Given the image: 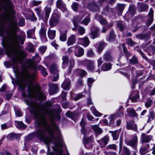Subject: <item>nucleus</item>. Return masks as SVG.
I'll use <instances>...</instances> for the list:
<instances>
[{
  "instance_id": "obj_46",
  "label": "nucleus",
  "mask_w": 155,
  "mask_h": 155,
  "mask_svg": "<svg viewBox=\"0 0 155 155\" xmlns=\"http://www.w3.org/2000/svg\"><path fill=\"white\" fill-rule=\"evenodd\" d=\"M78 31L79 35H82L85 33V29L83 27L78 26Z\"/></svg>"
},
{
  "instance_id": "obj_32",
  "label": "nucleus",
  "mask_w": 155,
  "mask_h": 155,
  "mask_svg": "<svg viewBox=\"0 0 155 155\" xmlns=\"http://www.w3.org/2000/svg\"><path fill=\"white\" fill-rule=\"evenodd\" d=\"M148 6L144 3H141L138 5L137 7L138 10L140 12H142L147 9Z\"/></svg>"
},
{
  "instance_id": "obj_3",
  "label": "nucleus",
  "mask_w": 155,
  "mask_h": 155,
  "mask_svg": "<svg viewBox=\"0 0 155 155\" xmlns=\"http://www.w3.org/2000/svg\"><path fill=\"white\" fill-rule=\"evenodd\" d=\"M35 76V74H30L27 69L24 70L22 77L17 81L19 89L23 91V96H26L24 89L26 84H28V96L35 97L37 94L40 100H45L46 99V95L43 92L41 91L40 87L37 86L34 87L33 85L32 82Z\"/></svg>"
},
{
  "instance_id": "obj_51",
  "label": "nucleus",
  "mask_w": 155,
  "mask_h": 155,
  "mask_svg": "<svg viewBox=\"0 0 155 155\" xmlns=\"http://www.w3.org/2000/svg\"><path fill=\"white\" fill-rule=\"evenodd\" d=\"M134 96L132 97L131 99V100L133 102H136L139 98V95L137 92H135L134 93Z\"/></svg>"
},
{
  "instance_id": "obj_26",
  "label": "nucleus",
  "mask_w": 155,
  "mask_h": 155,
  "mask_svg": "<svg viewBox=\"0 0 155 155\" xmlns=\"http://www.w3.org/2000/svg\"><path fill=\"white\" fill-rule=\"evenodd\" d=\"M127 112L128 115L131 117H135L137 116V114L132 107L127 108Z\"/></svg>"
},
{
  "instance_id": "obj_55",
  "label": "nucleus",
  "mask_w": 155,
  "mask_h": 155,
  "mask_svg": "<svg viewBox=\"0 0 155 155\" xmlns=\"http://www.w3.org/2000/svg\"><path fill=\"white\" fill-rule=\"evenodd\" d=\"M20 135L19 134H12L10 135V139L11 140L17 139L19 137Z\"/></svg>"
},
{
  "instance_id": "obj_1",
  "label": "nucleus",
  "mask_w": 155,
  "mask_h": 155,
  "mask_svg": "<svg viewBox=\"0 0 155 155\" xmlns=\"http://www.w3.org/2000/svg\"><path fill=\"white\" fill-rule=\"evenodd\" d=\"M47 115L52 119L55 117V113L52 110H49L44 108L40 111L34 114L36 120L35 125L38 129L34 135L39 139L45 141L48 145L47 147L48 150L50 143L54 142L55 147H53V149L55 151L56 154L50 153L49 155H62L61 147L63 141L60 130L58 126L54 124H52V126L56 131L55 133L51 128L46 120V116Z\"/></svg>"
},
{
  "instance_id": "obj_60",
  "label": "nucleus",
  "mask_w": 155,
  "mask_h": 155,
  "mask_svg": "<svg viewBox=\"0 0 155 155\" xmlns=\"http://www.w3.org/2000/svg\"><path fill=\"white\" fill-rule=\"evenodd\" d=\"M154 11L152 8L150 9L149 12L148 14L149 18H153Z\"/></svg>"
},
{
  "instance_id": "obj_34",
  "label": "nucleus",
  "mask_w": 155,
  "mask_h": 155,
  "mask_svg": "<svg viewBox=\"0 0 155 155\" xmlns=\"http://www.w3.org/2000/svg\"><path fill=\"white\" fill-rule=\"evenodd\" d=\"M39 69H40L41 70V72L42 74L45 77L48 74V73L46 71L45 68L43 67L41 65H39L37 67V68L34 70L36 71V70Z\"/></svg>"
},
{
  "instance_id": "obj_47",
  "label": "nucleus",
  "mask_w": 155,
  "mask_h": 155,
  "mask_svg": "<svg viewBox=\"0 0 155 155\" xmlns=\"http://www.w3.org/2000/svg\"><path fill=\"white\" fill-rule=\"evenodd\" d=\"M125 5V4H118L117 5V8L120 12H122L124 8Z\"/></svg>"
},
{
  "instance_id": "obj_33",
  "label": "nucleus",
  "mask_w": 155,
  "mask_h": 155,
  "mask_svg": "<svg viewBox=\"0 0 155 155\" xmlns=\"http://www.w3.org/2000/svg\"><path fill=\"white\" fill-rule=\"evenodd\" d=\"M116 36L114 32L113 31H111L109 36L107 37V40L109 41H112L114 40Z\"/></svg>"
},
{
  "instance_id": "obj_22",
  "label": "nucleus",
  "mask_w": 155,
  "mask_h": 155,
  "mask_svg": "<svg viewBox=\"0 0 155 155\" xmlns=\"http://www.w3.org/2000/svg\"><path fill=\"white\" fill-rule=\"evenodd\" d=\"M58 89V85L51 84L50 86L49 92L50 95H52L55 94L57 91Z\"/></svg>"
},
{
  "instance_id": "obj_21",
  "label": "nucleus",
  "mask_w": 155,
  "mask_h": 155,
  "mask_svg": "<svg viewBox=\"0 0 155 155\" xmlns=\"http://www.w3.org/2000/svg\"><path fill=\"white\" fill-rule=\"evenodd\" d=\"M76 35L72 34L68 38L67 42L68 46H70L73 45L76 41Z\"/></svg>"
},
{
  "instance_id": "obj_43",
  "label": "nucleus",
  "mask_w": 155,
  "mask_h": 155,
  "mask_svg": "<svg viewBox=\"0 0 155 155\" xmlns=\"http://www.w3.org/2000/svg\"><path fill=\"white\" fill-rule=\"evenodd\" d=\"M123 152L124 155H131V153L130 150L126 147H123Z\"/></svg>"
},
{
  "instance_id": "obj_9",
  "label": "nucleus",
  "mask_w": 155,
  "mask_h": 155,
  "mask_svg": "<svg viewBox=\"0 0 155 155\" xmlns=\"http://www.w3.org/2000/svg\"><path fill=\"white\" fill-rule=\"evenodd\" d=\"M95 18L96 19L98 20L101 25H106L107 27L110 28L113 26V24L112 23L108 25V22L107 20L101 15H99L97 14L96 15Z\"/></svg>"
},
{
  "instance_id": "obj_16",
  "label": "nucleus",
  "mask_w": 155,
  "mask_h": 155,
  "mask_svg": "<svg viewBox=\"0 0 155 155\" xmlns=\"http://www.w3.org/2000/svg\"><path fill=\"white\" fill-rule=\"evenodd\" d=\"M83 140L86 148L88 149L92 146V139L91 137H86V136L84 137Z\"/></svg>"
},
{
  "instance_id": "obj_20",
  "label": "nucleus",
  "mask_w": 155,
  "mask_h": 155,
  "mask_svg": "<svg viewBox=\"0 0 155 155\" xmlns=\"http://www.w3.org/2000/svg\"><path fill=\"white\" fill-rule=\"evenodd\" d=\"M78 43V44L83 45L84 47L87 46L90 43V41L88 38L85 37L82 38H79Z\"/></svg>"
},
{
  "instance_id": "obj_54",
  "label": "nucleus",
  "mask_w": 155,
  "mask_h": 155,
  "mask_svg": "<svg viewBox=\"0 0 155 155\" xmlns=\"http://www.w3.org/2000/svg\"><path fill=\"white\" fill-rule=\"evenodd\" d=\"M87 94L88 96V97H87V103L88 105L92 104V102L91 101V98L90 97L91 94L90 91L87 93Z\"/></svg>"
},
{
  "instance_id": "obj_28",
  "label": "nucleus",
  "mask_w": 155,
  "mask_h": 155,
  "mask_svg": "<svg viewBox=\"0 0 155 155\" xmlns=\"http://www.w3.org/2000/svg\"><path fill=\"white\" fill-rule=\"evenodd\" d=\"M74 71L75 74L80 75L81 77H84L87 74L85 70L81 69H77Z\"/></svg>"
},
{
  "instance_id": "obj_59",
  "label": "nucleus",
  "mask_w": 155,
  "mask_h": 155,
  "mask_svg": "<svg viewBox=\"0 0 155 155\" xmlns=\"http://www.w3.org/2000/svg\"><path fill=\"white\" fill-rule=\"evenodd\" d=\"M130 61L131 64H135L137 63L138 60L136 57H133L131 59H130Z\"/></svg>"
},
{
  "instance_id": "obj_8",
  "label": "nucleus",
  "mask_w": 155,
  "mask_h": 155,
  "mask_svg": "<svg viewBox=\"0 0 155 155\" xmlns=\"http://www.w3.org/2000/svg\"><path fill=\"white\" fill-rule=\"evenodd\" d=\"M137 137L136 134L133 136L131 140L125 141V143L127 145L130 146L133 149L135 150L137 148Z\"/></svg>"
},
{
  "instance_id": "obj_45",
  "label": "nucleus",
  "mask_w": 155,
  "mask_h": 155,
  "mask_svg": "<svg viewBox=\"0 0 155 155\" xmlns=\"http://www.w3.org/2000/svg\"><path fill=\"white\" fill-rule=\"evenodd\" d=\"M106 45V43L104 42L101 43L99 44L97 49L98 51L99 52H101L103 51Z\"/></svg>"
},
{
  "instance_id": "obj_64",
  "label": "nucleus",
  "mask_w": 155,
  "mask_h": 155,
  "mask_svg": "<svg viewBox=\"0 0 155 155\" xmlns=\"http://www.w3.org/2000/svg\"><path fill=\"white\" fill-rule=\"evenodd\" d=\"M152 103V101L151 100H149L145 103V106L146 107L149 108L151 106Z\"/></svg>"
},
{
  "instance_id": "obj_30",
  "label": "nucleus",
  "mask_w": 155,
  "mask_h": 155,
  "mask_svg": "<svg viewBox=\"0 0 155 155\" xmlns=\"http://www.w3.org/2000/svg\"><path fill=\"white\" fill-rule=\"evenodd\" d=\"M111 68V65L110 63H104L101 67V71H104L110 70Z\"/></svg>"
},
{
  "instance_id": "obj_48",
  "label": "nucleus",
  "mask_w": 155,
  "mask_h": 155,
  "mask_svg": "<svg viewBox=\"0 0 155 155\" xmlns=\"http://www.w3.org/2000/svg\"><path fill=\"white\" fill-rule=\"evenodd\" d=\"M85 97V95L83 94V93H80L77 94L74 98V100L77 101L81 98Z\"/></svg>"
},
{
  "instance_id": "obj_18",
  "label": "nucleus",
  "mask_w": 155,
  "mask_h": 155,
  "mask_svg": "<svg viewBox=\"0 0 155 155\" xmlns=\"http://www.w3.org/2000/svg\"><path fill=\"white\" fill-rule=\"evenodd\" d=\"M109 140V137L108 136H106L100 140H97L98 142L99 143L102 148L104 147L108 143Z\"/></svg>"
},
{
  "instance_id": "obj_31",
  "label": "nucleus",
  "mask_w": 155,
  "mask_h": 155,
  "mask_svg": "<svg viewBox=\"0 0 155 155\" xmlns=\"http://www.w3.org/2000/svg\"><path fill=\"white\" fill-rule=\"evenodd\" d=\"M63 62H62V68H64L67 66L68 64V58L66 55L63 56L62 58Z\"/></svg>"
},
{
  "instance_id": "obj_42",
  "label": "nucleus",
  "mask_w": 155,
  "mask_h": 155,
  "mask_svg": "<svg viewBox=\"0 0 155 155\" xmlns=\"http://www.w3.org/2000/svg\"><path fill=\"white\" fill-rule=\"evenodd\" d=\"M117 27L120 31H122L124 28V23L121 21L117 22Z\"/></svg>"
},
{
  "instance_id": "obj_44",
  "label": "nucleus",
  "mask_w": 155,
  "mask_h": 155,
  "mask_svg": "<svg viewBox=\"0 0 155 155\" xmlns=\"http://www.w3.org/2000/svg\"><path fill=\"white\" fill-rule=\"evenodd\" d=\"M147 148L146 147H141L139 150L140 153L141 155H144L146 154L147 152Z\"/></svg>"
},
{
  "instance_id": "obj_38",
  "label": "nucleus",
  "mask_w": 155,
  "mask_h": 155,
  "mask_svg": "<svg viewBox=\"0 0 155 155\" xmlns=\"http://www.w3.org/2000/svg\"><path fill=\"white\" fill-rule=\"evenodd\" d=\"M109 132L111 133L112 136L114 140H117L118 139L119 134V131L117 130L115 131H109Z\"/></svg>"
},
{
  "instance_id": "obj_13",
  "label": "nucleus",
  "mask_w": 155,
  "mask_h": 155,
  "mask_svg": "<svg viewBox=\"0 0 155 155\" xmlns=\"http://www.w3.org/2000/svg\"><path fill=\"white\" fill-rule=\"evenodd\" d=\"M153 136L142 133L141 136V142L142 143H148L153 139Z\"/></svg>"
},
{
  "instance_id": "obj_17",
  "label": "nucleus",
  "mask_w": 155,
  "mask_h": 155,
  "mask_svg": "<svg viewBox=\"0 0 155 155\" xmlns=\"http://www.w3.org/2000/svg\"><path fill=\"white\" fill-rule=\"evenodd\" d=\"M126 128L127 130H136L137 129L136 124H135L133 120L127 121Z\"/></svg>"
},
{
  "instance_id": "obj_5",
  "label": "nucleus",
  "mask_w": 155,
  "mask_h": 155,
  "mask_svg": "<svg viewBox=\"0 0 155 155\" xmlns=\"http://www.w3.org/2000/svg\"><path fill=\"white\" fill-rule=\"evenodd\" d=\"M41 60V57L37 53L33 57L32 59L28 61L27 65L28 68L31 70H35L37 67L36 63L40 62Z\"/></svg>"
},
{
  "instance_id": "obj_7",
  "label": "nucleus",
  "mask_w": 155,
  "mask_h": 155,
  "mask_svg": "<svg viewBox=\"0 0 155 155\" xmlns=\"http://www.w3.org/2000/svg\"><path fill=\"white\" fill-rule=\"evenodd\" d=\"M124 115V110L123 109H121L120 110L118 111L116 113L111 115L109 117V122L108 125L112 126L113 125L114 120L117 117H121Z\"/></svg>"
},
{
  "instance_id": "obj_39",
  "label": "nucleus",
  "mask_w": 155,
  "mask_h": 155,
  "mask_svg": "<svg viewBox=\"0 0 155 155\" xmlns=\"http://www.w3.org/2000/svg\"><path fill=\"white\" fill-rule=\"evenodd\" d=\"M35 28L29 29L27 32V36L29 38H31L35 34Z\"/></svg>"
},
{
  "instance_id": "obj_37",
  "label": "nucleus",
  "mask_w": 155,
  "mask_h": 155,
  "mask_svg": "<svg viewBox=\"0 0 155 155\" xmlns=\"http://www.w3.org/2000/svg\"><path fill=\"white\" fill-rule=\"evenodd\" d=\"M92 128L94 132L98 134H100L102 132V130L97 125H93L92 126Z\"/></svg>"
},
{
  "instance_id": "obj_11",
  "label": "nucleus",
  "mask_w": 155,
  "mask_h": 155,
  "mask_svg": "<svg viewBox=\"0 0 155 155\" xmlns=\"http://www.w3.org/2000/svg\"><path fill=\"white\" fill-rule=\"evenodd\" d=\"M135 13H136L135 7L133 5L130 6L129 10L125 14L124 17L126 19L127 18H128V19L130 18L131 19V18Z\"/></svg>"
},
{
  "instance_id": "obj_6",
  "label": "nucleus",
  "mask_w": 155,
  "mask_h": 155,
  "mask_svg": "<svg viewBox=\"0 0 155 155\" xmlns=\"http://www.w3.org/2000/svg\"><path fill=\"white\" fill-rule=\"evenodd\" d=\"M61 15L57 11L53 13L49 21V24L51 27L55 26L59 22V19L61 18Z\"/></svg>"
},
{
  "instance_id": "obj_27",
  "label": "nucleus",
  "mask_w": 155,
  "mask_h": 155,
  "mask_svg": "<svg viewBox=\"0 0 155 155\" xmlns=\"http://www.w3.org/2000/svg\"><path fill=\"white\" fill-rule=\"evenodd\" d=\"M50 72L53 74H56L58 72V68L57 65L54 63L52 64L50 67Z\"/></svg>"
},
{
  "instance_id": "obj_25",
  "label": "nucleus",
  "mask_w": 155,
  "mask_h": 155,
  "mask_svg": "<svg viewBox=\"0 0 155 155\" xmlns=\"http://www.w3.org/2000/svg\"><path fill=\"white\" fill-rule=\"evenodd\" d=\"M51 6H49L48 5H47L45 8L44 10L45 13V20L46 21L48 19L50 14L51 12Z\"/></svg>"
},
{
  "instance_id": "obj_36",
  "label": "nucleus",
  "mask_w": 155,
  "mask_h": 155,
  "mask_svg": "<svg viewBox=\"0 0 155 155\" xmlns=\"http://www.w3.org/2000/svg\"><path fill=\"white\" fill-rule=\"evenodd\" d=\"M56 31L54 30H48V36L51 39H54L55 36Z\"/></svg>"
},
{
  "instance_id": "obj_29",
  "label": "nucleus",
  "mask_w": 155,
  "mask_h": 155,
  "mask_svg": "<svg viewBox=\"0 0 155 155\" xmlns=\"http://www.w3.org/2000/svg\"><path fill=\"white\" fill-rule=\"evenodd\" d=\"M70 82L69 80L64 81L61 85L62 87L65 90H68L70 87Z\"/></svg>"
},
{
  "instance_id": "obj_61",
  "label": "nucleus",
  "mask_w": 155,
  "mask_h": 155,
  "mask_svg": "<svg viewBox=\"0 0 155 155\" xmlns=\"http://www.w3.org/2000/svg\"><path fill=\"white\" fill-rule=\"evenodd\" d=\"M87 54L89 57H92L94 56V53L92 49H90L88 51Z\"/></svg>"
},
{
  "instance_id": "obj_53",
  "label": "nucleus",
  "mask_w": 155,
  "mask_h": 155,
  "mask_svg": "<svg viewBox=\"0 0 155 155\" xmlns=\"http://www.w3.org/2000/svg\"><path fill=\"white\" fill-rule=\"evenodd\" d=\"M90 19L89 17H87L85 18L83 21H82L81 23V24H84L85 25H87L90 21Z\"/></svg>"
},
{
  "instance_id": "obj_4",
  "label": "nucleus",
  "mask_w": 155,
  "mask_h": 155,
  "mask_svg": "<svg viewBox=\"0 0 155 155\" xmlns=\"http://www.w3.org/2000/svg\"><path fill=\"white\" fill-rule=\"evenodd\" d=\"M81 63L87 67V70L90 72H96L100 74V68H96L94 62L91 60L85 59L81 61Z\"/></svg>"
},
{
  "instance_id": "obj_35",
  "label": "nucleus",
  "mask_w": 155,
  "mask_h": 155,
  "mask_svg": "<svg viewBox=\"0 0 155 155\" xmlns=\"http://www.w3.org/2000/svg\"><path fill=\"white\" fill-rule=\"evenodd\" d=\"M103 58L104 60L107 61H111L112 59V57L109 51H107L105 53L103 56Z\"/></svg>"
},
{
  "instance_id": "obj_14",
  "label": "nucleus",
  "mask_w": 155,
  "mask_h": 155,
  "mask_svg": "<svg viewBox=\"0 0 155 155\" xmlns=\"http://www.w3.org/2000/svg\"><path fill=\"white\" fill-rule=\"evenodd\" d=\"M56 7L62 11L64 12L67 11L66 4L62 0H58L56 2Z\"/></svg>"
},
{
  "instance_id": "obj_24",
  "label": "nucleus",
  "mask_w": 155,
  "mask_h": 155,
  "mask_svg": "<svg viewBox=\"0 0 155 155\" xmlns=\"http://www.w3.org/2000/svg\"><path fill=\"white\" fill-rule=\"evenodd\" d=\"M88 8L92 11L99 12V8L98 6L95 2L90 3L88 6Z\"/></svg>"
},
{
  "instance_id": "obj_52",
  "label": "nucleus",
  "mask_w": 155,
  "mask_h": 155,
  "mask_svg": "<svg viewBox=\"0 0 155 155\" xmlns=\"http://www.w3.org/2000/svg\"><path fill=\"white\" fill-rule=\"evenodd\" d=\"M38 15L43 19H44V17L42 16L41 13V7H39L36 8L35 9Z\"/></svg>"
},
{
  "instance_id": "obj_40",
  "label": "nucleus",
  "mask_w": 155,
  "mask_h": 155,
  "mask_svg": "<svg viewBox=\"0 0 155 155\" xmlns=\"http://www.w3.org/2000/svg\"><path fill=\"white\" fill-rule=\"evenodd\" d=\"M15 123L16 126L17 128L24 129L26 127V125L21 121H16Z\"/></svg>"
},
{
  "instance_id": "obj_50",
  "label": "nucleus",
  "mask_w": 155,
  "mask_h": 155,
  "mask_svg": "<svg viewBox=\"0 0 155 155\" xmlns=\"http://www.w3.org/2000/svg\"><path fill=\"white\" fill-rule=\"evenodd\" d=\"M27 47L29 51L31 52H33L35 51V48L33 45L31 44H28Z\"/></svg>"
},
{
  "instance_id": "obj_23",
  "label": "nucleus",
  "mask_w": 155,
  "mask_h": 155,
  "mask_svg": "<svg viewBox=\"0 0 155 155\" xmlns=\"http://www.w3.org/2000/svg\"><path fill=\"white\" fill-rule=\"evenodd\" d=\"M84 54V50L80 47H77L75 49V55L78 57L82 56Z\"/></svg>"
},
{
  "instance_id": "obj_63",
  "label": "nucleus",
  "mask_w": 155,
  "mask_h": 155,
  "mask_svg": "<svg viewBox=\"0 0 155 155\" xmlns=\"http://www.w3.org/2000/svg\"><path fill=\"white\" fill-rule=\"evenodd\" d=\"M97 68H100V67L101 65V64L103 62V61L102 60V58H100L97 60Z\"/></svg>"
},
{
  "instance_id": "obj_56",
  "label": "nucleus",
  "mask_w": 155,
  "mask_h": 155,
  "mask_svg": "<svg viewBox=\"0 0 155 155\" xmlns=\"http://www.w3.org/2000/svg\"><path fill=\"white\" fill-rule=\"evenodd\" d=\"M155 113L153 110L150 111L149 112V116L148 117L151 118L152 120L154 119Z\"/></svg>"
},
{
  "instance_id": "obj_19",
  "label": "nucleus",
  "mask_w": 155,
  "mask_h": 155,
  "mask_svg": "<svg viewBox=\"0 0 155 155\" xmlns=\"http://www.w3.org/2000/svg\"><path fill=\"white\" fill-rule=\"evenodd\" d=\"M91 37L93 39L97 38L99 35L98 31H99V28L96 27H93L91 28Z\"/></svg>"
},
{
  "instance_id": "obj_49",
  "label": "nucleus",
  "mask_w": 155,
  "mask_h": 155,
  "mask_svg": "<svg viewBox=\"0 0 155 155\" xmlns=\"http://www.w3.org/2000/svg\"><path fill=\"white\" fill-rule=\"evenodd\" d=\"M91 109L92 113L95 115L97 116H100L101 115V114L96 110L94 107H92Z\"/></svg>"
},
{
  "instance_id": "obj_2",
  "label": "nucleus",
  "mask_w": 155,
  "mask_h": 155,
  "mask_svg": "<svg viewBox=\"0 0 155 155\" xmlns=\"http://www.w3.org/2000/svg\"><path fill=\"white\" fill-rule=\"evenodd\" d=\"M2 2L7 4L8 7L5 8L2 20H0V36L6 34L7 36L3 37L2 45L3 47H17L19 43L24 44L26 35L23 33L18 36L16 33L18 27L17 21L14 18L15 13L12 3L9 0H0V11L2 9Z\"/></svg>"
},
{
  "instance_id": "obj_58",
  "label": "nucleus",
  "mask_w": 155,
  "mask_h": 155,
  "mask_svg": "<svg viewBox=\"0 0 155 155\" xmlns=\"http://www.w3.org/2000/svg\"><path fill=\"white\" fill-rule=\"evenodd\" d=\"M95 81V80L92 78H89L87 79L88 84L89 87L91 86V84Z\"/></svg>"
},
{
  "instance_id": "obj_62",
  "label": "nucleus",
  "mask_w": 155,
  "mask_h": 155,
  "mask_svg": "<svg viewBox=\"0 0 155 155\" xmlns=\"http://www.w3.org/2000/svg\"><path fill=\"white\" fill-rule=\"evenodd\" d=\"M25 25V19L24 18H20L19 21V25L20 26H23Z\"/></svg>"
},
{
  "instance_id": "obj_15",
  "label": "nucleus",
  "mask_w": 155,
  "mask_h": 155,
  "mask_svg": "<svg viewBox=\"0 0 155 155\" xmlns=\"http://www.w3.org/2000/svg\"><path fill=\"white\" fill-rule=\"evenodd\" d=\"M86 14L84 12H81L78 16H75L73 18L72 22L74 25L80 22L82 18Z\"/></svg>"
},
{
  "instance_id": "obj_12",
  "label": "nucleus",
  "mask_w": 155,
  "mask_h": 155,
  "mask_svg": "<svg viewBox=\"0 0 155 155\" xmlns=\"http://www.w3.org/2000/svg\"><path fill=\"white\" fill-rule=\"evenodd\" d=\"M46 28L45 27H42L40 28L39 34L41 40L43 42H46L47 40L46 36Z\"/></svg>"
},
{
  "instance_id": "obj_10",
  "label": "nucleus",
  "mask_w": 155,
  "mask_h": 155,
  "mask_svg": "<svg viewBox=\"0 0 155 155\" xmlns=\"http://www.w3.org/2000/svg\"><path fill=\"white\" fill-rule=\"evenodd\" d=\"M60 34V40L62 41H65L67 40V35L68 30L67 29L62 28L59 29Z\"/></svg>"
},
{
  "instance_id": "obj_41",
  "label": "nucleus",
  "mask_w": 155,
  "mask_h": 155,
  "mask_svg": "<svg viewBox=\"0 0 155 155\" xmlns=\"http://www.w3.org/2000/svg\"><path fill=\"white\" fill-rule=\"evenodd\" d=\"M113 13L111 9L109 8H106L104 10L103 13L102 14H105L106 15L110 16Z\"/></svg>"
},
{
  "instance_id": "obj_57",
  "label": "nucleus",
  "mask_w": 155,
  "mask_h": 155,
  "mask_svg": "<svg viewBox=\"0 0 155 155\" xmlns=\"http://www.w3.org/2000/svg\"><path fill=\"white\" fill-rule=\"evenodd\" d=\"M47 47L46 46H41L38 49L39 51L42 54H43L46 51Z\"/></svg>"
}]
</instances>
